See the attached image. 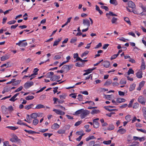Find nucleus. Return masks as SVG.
Segmentation results:
<instances>
[{
	"mask_svg": "<svg viewBox=\"0 0 146 146\" xmlns=\"http://www.w3.org/2000/svg\"><path fill=\"white\" fill-rule=\"evenodd\" d=\"M98 118H97L93 120V127L95 128H98L99 127L100 124L98 121L99 120Z\"/></svg>",
	"mask_w": 146,
	"mask_h": 146,
	"instance_id": "4",
	"label": "nucleus"
},
{
	"mask_svg": "<svg viewBox=\"0 0 146 146\" xmlns=\"http://www.w3.org/2000/svg\"><path fill=\"white\" fill-rule=\"evenodd\" d=\"M124 20L126 21L127 23L129 25L131 24V22L129 21V19L128 18L126 17H124Z\"/></svg>",
	"mask_w": 146,
	"mask_h": 146,
	"instance_id": "45",
	"label": "nucleus"
},
{
	"mask_svg": "<svg viewBox=\"0 0 146 146\" xmlns=\"http://www.w3.org/2000/svg\"><path fill=\"white\" fill-rule=\"evenodd\" d=\"M101 7L102 9H104L106 11H108L109 10L107 6H101Z\"/></svg>",
	"mask_w": 146,
	"mask_h": 146,
	"instance_id": "59",
	"label": "nucleus"
},
{
	"mask_svg": "<svg viewBox=\"0 0 146 146\" xmlns=\"http://www.w3.org/2000/svg\"><path fill=\"white\" fill-rule=\"evenodd\" d=\"M34 98V96H28L25 98V99L27 100H31L33 99Z\"/></svg>",
	"mask_w": 146,
	"mask_h": 146,
	"instance_id": "34",
	"label": "nucleus"
},
{
	"mask_svg": "<svg viewBox=\"0 0 146 146\" xmlns=\"http://www.w3.org/2000/svg\"><path fill=\"white\" fill-rule=\"evenodd\" d=\"M9 62H7L6 64H4L2 65L1 66V67H3L4 66H6L7 68H8L10 67L9 65Z\"/></svg>",
	"mask_w": 146,
	"mask_h": 146,
	"instance_id": "51",
	"label": "nucleus"
},
{
	"mask_svg": "<svg viewBox=\"0 0 146 146\" xmlns=\"http://www.w3.org/2000/svg\"><path fill=\"white\" fill-rule=\"evenodd\" d=\"M54 75V73L53 72H49L48 73L46 74V76L47 78H51L53 76V75Z\"/></svg>",
	"mask_w": 146,
	"mask_h": 146,
	"instance_id": "25",
	"label": "nucleus"
},
{
	"mask_svg": "<svg viewBox=\"0 0 146 146\" xmlns=\"http://www.w3.org/2000/svg\"><path fill=\"white\" fill-rule=\"evenodd\" d=\"M34 105L33 104H31L29 105H27L25 106V108L27 110H29V109L31 108Z\"/></svg>",
	"mask_w": 146,
	"mask_h": 146,
	"instance_id": "27",
	"label": "nucleus"
},
{
	"mask_svg": "<svg viewBox=\"0 0 146 146\" xmlns=\"http://www.w3.org/2000/svg\"><path fill=\"white\" fill-rule=\"evenodd\" d=\"M62 38H58V39L56 40L54 42V44H53V46H55L57 45L58 43L60 42V41L61 40Z\"/></svg>",
	"mask_w": 146,
	"mask_h": 146,
	"instance_id": "19",
	"label": "nucleus"
},
{
	"mask_svg": "<svg viewBox=\"0 0 146 146\" xmlns=\"http://www.w3.org/2000/svg\"><path fill=\"white\" fill-rule=\"evenodd\" d=\"M30 116L32 118L36 119L38 116V113H33Z\"/></svg>",
	"mask_w": 146,
	"mask_h": 146,
	"instance_id": "17",
	"label": "nucleus"
},
{
	"mask_svg": "<svg viewBox=\"0 0 146 146\" xmlns=\"http://www.w3.org/2000/svg\"><path fill=\"white\" fill-rule=\"evenodd\" d=\"M145 81H143L141 82L139 84V86L141 87H143L145 83Z\"/></svg>",
	"mask_w": 146,
	"mask_h": 146,
	"instance_id": "49",
	"label": "nucleus"
},
{
	"mask_svg": "<svg viewBox=\"0 0 146 146\" xmlns=\"http://www.w3.org/2000/svg\"><path fill=\"white\" fill-rule=\"evenodd\" d=\"M138 101L139 102L143 105H145V99L142 96H140L139 97L138 99Z\"/></svg>",
	"mask_w": 146,
	"mask_h": 146,
	"instance_id": "5",
	"label": "nucleus"
},
{
	"mask_svg": "<svg viewBox=\"0 0 146 146\" xmlns=\"http://www.w3.org/2000/svg\"><path fill=\"white\" fill-rule=\"evenodd\" d=\"M112 81L110 80H108L104 84V85L105 86H108L111 84Z\"/></svg>",
	"mask_w": 146,
	"mask_h": 146,
	"instance_id": "22",
	"label": "nucleus"
},
{
	"mask_svg": "<svg viewBox=\"0 0 146 146\" xmlns=\"http://www.w3.org/2000/svg\"><path fill=\"white\" fill-rule=\"evenodd\" d=\"M126 131V130L123 128H121L119 129L117 132L121 134H123L125 133Z\"/></svg>",
	"mask_w": 146,
	"mask_h": 146,
	"instance_id": "14",
	"label": "nucleus"
},
{
	"mask_svg": "<svg viewBox=\"0 0 146 146\" xmlns=\"http://www.w3.org/2000/svg\"><path fill=\"white\" fill-rule=\"evenodd\" d=\"M53 111L55 112L57 114L61 115H63L65 114L64 112L62 111L59 110L54 109L53 110Z\"/></svg>",
	"mask_w": 146,
	"mask_h": 146,
	"instance_id": "8",
	"label": "nucleus"
},
{
	"mask_svg": "<svg viewBox=\"0 0 146 146\" xmlns=\"http://www.w3.org/2000/svg\"><path fill=\"white\" fill-rule=\"evenodd\" d=\"M75 113L76 115L80 114V117L82 119H83L90 114V111L88 110L82 109L77 111Z\"/></svg>",
	"mask_w": 146,
	"mask_h": 146,
	"instance_id": "1",
	"label": "nucleus"
},
{
	"mask_svg": "<svg viewBox=\"0 0 146 146\" xmlns=\"http://www.w3.org/2000/svg\"><path fill=\"white\" fill-rule=\"evenodd\" d=\"M129 61L132 63H134L135 62V60L134 59L131 58L129 60Z\"/></svg>",
	"mask_w": 146,
	"mask_h": 146,
	"instance_id": "63",
	"label": "nucleus"
},
{
	"mask_svg": "<svg viewBox=\"0 0 146 146\" xmlns=\"http://www.w3.org/2000/svg\"><path fill=\"white\" fill-rule=\"evenodd\" d=\"M80 93L82 94L85 95H88V92L87 91H81Z\"/></svg>",
	"mask_w": 146,
	"mask_h": 146,
	"instance_id": "61",
	"label": "nucleus"
},
{
	"mask_svg": "<svg viewBox=\"0 0 146 146\" xmlns=\"http://www.w3.org/2000/svg\"><path fill=\"white\" fill-rule=\"evenodd\" d=\"M15 98L13 96L12 98L9 99V100L12 102H14L17 100V99H15Z\"/></svg>",
	"mask_w": 146,
	"mask_h": 146,
	"instance_id": "64",
	"label": "nucleus"
},
{
	"mask_svg": "<svg viewBox=\"0 0 146 146\" xmlns=\"http://www.w3.org/2000/svg\"><path fill=\"white\" fill-rule=\"evenodd\" d=\"M142 72L140 71L138 72L136 74V76L139 78H141L142 77Z\"/></svg>",
	"mask_w": 146,
	"mask_h": 146,
	"instance_id": "16",
	"label": "nucleus"
},
{
	"mask_svg": "<svg viewBox=\"0 0 146 146\" xmlns=\"http://www.w3.org/2000/svg\"><path fill=\"white\" fill-rule=\"evenodd\" d=\"M21 82V80H16L12 83V85L14 86H16L19 84Z\"/></svg>",
	"mask_w": 146,
	"mask_h": 146,
	"instance_id": "26",
	"label": "nucleus"
},
{
	"mask_svg": "<svg viewBox=\"0 0 146 146\" xmlns=\"http://www.w3.org/2000/svg\"><path fill=\"white\" fill-rule=\"evenodd\" d=\"M78 99L79 101H81L82 100L83 97V96L82 95L79 94L78 96Z\"/></svg>",
	"mask_w": 146,
	"mask_h": 146,
	"instance_id": "55",
	"label": "nucleus"
},
{
	"mask_svg": "<svg viewBox=\"0 0 146 146\" xmlns=\"http://www.w3.org/2000/svg\"><path fill=\"white\" fill-rule=\"evenodd\" d=\"M96 10L98 11L99 13L100 14V15L102 14L103 13V12L101 10H100L99 7L97 5H96Z\"/></svg>",
	"mask_w": 146,
	"mask_h": 146,
	"instance_id": "37",
	"label": "nucleus"
},
{
	"mask_svg": "<svg viewBox=\"0 0 146 146\" xmlns=\"http://www.w3.org/2000/svg\"><path fill=\"white\" fill-rule=\"evenodd\" d=\"M10 90L7 87H4L3 88V90L2 92L3 94H4L6 92H8Z\"/></svg>",
	"mask_w": 146,
	"mask_h": 146,
	"instance_id": "30",
	"label": "nucleus"
},
{
	"mask_svg": "<svg viewBox=\"0 0 146 146\" xmlns=\"http://www.w3.org/2000/svg\"><path fill=\"white\" fill-rule=\"evenodd\" d=\"M114 129V126L113 124L109 125L107 128V129L109 131L112 130Z\"/></svg>",
	"mask_w": 146,
	"mask_h": 146,
	"instance_id": "23",
	"label": "nucleus"
},
{
	"mask_svg": "<svg viewBox=\"0 0 146 146\" xmlns=\"http://www.w3.org/2000/svg\"><path fill=\"white\" fill-rule=\"evenodd\" d=\"M9 58V56L7 55H5L2 56L1 57V61H5L7 59Z\"/></svg>",
	"mask_w": 146,
	"mask_h": 146,
	"instance_id": "18",
	"label": "nucleus"
},
{
	"mask_svg": "<svg viewBox=\"0 0 146 146\" xmlns=\"http://www.w3.org/2000/svg\"><path fill=\"white\" fill-rule=\"evenodd\" d=\"M118 56V54H115L113 55L111 57L110 59L111 60H112L113 59H115V58L117 56Z\"/></svg>",
	"mask_w": 146,
	"mask_h": 146,
	"instance_id": "56",
	"label": "nucleus"
},
{
	"mask_svg": "<svg viewBox=\"0 0 146 146\" xmlns=\"http://www.w3.org/2000/svg\"><path fill=\"white\" fill-rule=\"evenodd\" d=\"M96 68H94L92 69H88L87 70H85L84 71H87L88 72H91L92 71L95 69Z\"/></svg>",
	"mask_w": 146,
	"mask_h": 146,
	"instance_id": "53",
	"label": "nucleus"
},
{
	"mask_svg": "<svg viewBox=\"0 0 146 146\" xmlns=\"http://www.w3.org/2000/svg\"><path fill=\"white\" fill-rule=\"evenodd\" d=\"M77 40V38H72L70 41V42L71 43H74Z\"/></svg>",
	"mask_w": 146,
	"mask_h": 146,
	"instance_id": "60",
	"label": "nucleus"
},
{
	"mask_svg": "<svg viewBox=\"0 0 146 146\" xmlns=\"http://www.w3.org/2000/svg\"><path fill=\"white\" fill-rule=\"evenodd\" d=\"M57 132L60 134H64L65 132V131L64 129H60L57 131Z\"/></svg>",
	"mask_w": 146,
	"mask_h": 146,
	"instance_id": "41",
	"label": "nucleus"
},
{
	"mask_svg": "<svg viewBox=\"0 0 146 146\" xmlns=\"http://www.w3.org/2000/svg\"><path fill=\"white\" fill-rule=\"evenodd\" d=\"M34 84L33 82L27 81L24 85V87L25 89H28L33 86Z\"/></svg>",
	"mask_w": 146,
	"mask_h": 146,
	"instance_id": "3",
	"label": "nucleus"
},
{
	"mask_svg": "<svg viewBox=\"0 0 146 146\" xmlns=\"http://www.w3.org/2000/svg\"><path fill=\"white\" fill-rule=\"evenodd\" d=\"M82 122V121H80L76 122L74 124V125L76 126H77L81 123Z\"/></svg>",
	"mask_w": 146,
	"mask_h": 146,
	"instance_id": "58",
	"label": "nucleus"
},
{
	"mask_svg": "<svg viewBox=\"0 0 146 146\" xmlns=\"http://www.w3.org/2000/svg\"><path fill=\"white\" fill-rule=\"evenodd\" d=\"M126 100L123 98H117L116 99V101L117 103H120L122 102H124Z\"/></svg>",
	"mask_w": 146,
	"mask_h": 146,
	"instance_id": "13",
	"label": "nucleus"
},
{
	"mask_svg": "<svg viewBox=\"0 0 146 146\" xmlns=\"http://www.w3.org/2000/svg\"><path fill=\"white\" fill-rule=\"evenodd\" d=\"M117 19L114 17H113L111 20V23L112 24H116Z\"/></svg>",
	"mask_w": 146,
	"mask_h": 146,
	"instance_id": "39",
	"label": "nucleus"
},
{
	"mask_svg": "<svg viewBox=\"0 0 146 146\" xmlns=\"http://www.w3.org/2000/svg\"><path fill=\"white\" fill-rule=\"evenodd\" d=\"M143 115L145 118L146 119V108L143 107L141 109Z\"/></svg>",
	"mask_w": 146,
	"mask_h": 146,
	"instance_id": "15",
	"label": "nucleus"
},
{
	"mask_svg": "<svg viewBox=\"0 0 146 146\" xmlns=\"http://www.w3.org/2000/svg\"><path fill=\"white\" fill-rule=\"evenodd\" d=\"M61 58L60 55H56L54 57V59L55 60H58L60 59Z\"/></svg>",
	"mask_w": 146,
	"mask_h": 146,
	"instance_id": "52",
	"label": "nucleus"
},
{
	"mask_svg": "<svg viewBox=\"0 0 146 146\" xmlns=\"http://www.w3.org/2000/svg\"><path fill=\"white\" fill-rule=\"evenodd\" d=\"M111 140L104 141L103 142V143L106 145H109L111 143Z\"/></svg>",
	"mask_w": 146,
	"mask_h": 146,
	"instance_id": "40",
	"label": "nucleus"
},
{
	"mask_svg": "<svg viewBox=\"0 0 146 146\" xmlns=\"http://www.w3.org/2000/svg\"><path fill=\"white\" fill-rule=\"evenodd\" d=\"M76 134L77 135H83V136L84 135V133L83 131H77L76 132Z\"/></svg>",
	"mask_w": 146,
	"mask_h": 146,
	"instance_id": "44",
	"label": "nucleus"
},
{
	"mask_svg": "<svg viewBox=\"0 0 146 146\" xmlns=\"http://www.w3.org/2000/svg\"><path fill=\"white\" fill-rule=\"evenodd\" d=\"M135 99H132L130 102L129 104L128 105V107L129 108H131L132 107V103L133 102Z\"/></svg>",
	"mask_w": 146,
	"mask_h": 146,
	"instance_id": "43",
	"label": "nucleus"
},
{
	"mask_svg": "<svg viewBox=\"0 0 146 146\" xmlns=\"http://www.w3.org/2000/svg\"><path fill=\"white\" fill-rule=\"evenodd\" d=\"M85 104L88 103L90 104V105L92 106H94L95 105V104L94 103L91 101H87L85 102Z\"/></svg>",
	"mask_w": 146,
	"mask_h": 146,
	"instance_id": "36",
	"label": "nucleus"
},
{
	"mask_svg": "<svg viewBox=\"0 0 146 146\" xmlns=\"http://www.w3.org/2000/svg\"><path fill=\"white\" fill-rule=\"evenodd\" d=\"M135 87V84H133L130 85L129 90L130 91H132L133 90Z\"/></svg>",
	"mask_w": 146,
	"mask_h": 146,
	"instance_id": "31",
	"label": "nucleus"
},
{
	"mask_svg": "<svg viewBox=\"0 0 146 146\" xmlns=\"http://www.w3.org/2000/svg\"><path fill=\"white\" fill-rule=\"evenodd\" d=\"M60 78V77L59 76L54 75L52 76L51 78H50V80L52 81H57L58 82H59V80H58Z\"/></svg>",
	"mask_w": 146,
	"mask_h": 146,
	"instance_id": "6",
	"label": "nucleus"
},
{
	"mask_svg": "<svg viewBox=\"0 0 146 146\" xmlns=\"http://www.w3.org/2000/svg\"><path fill=\"white\" fill-rule=\"evenodd\" d=\"M23 87L22 86H20L19 88H18L17 90H15V92H19L21 91L23 89Z\"/></svg>",
	"mask_w": 146,
	"mask_h": 146,
	"instance_id": "50",
	"label": "nucleus"
},
{
	"mask_svg": "<svg viewBox=\"0 0 146 146\" xmlns=\"http://www.w3.org/2000/svg\"><path fill=\"white\" fill-rule=\"evenodd\" d=\"M100 112V111L98 110L93 109L91 113L93 115L95 114H97L99 113Z\"/></svg>",
	"mask_w": 146,
	"mask_h": 146,
	"instance_id": "20",
	"label": "nucleus"
},
{
	"mask_svg": "<svg viewBox=\"0 0 146 146\" xmlns=\"http://www.w3.org/2000/svg\"><path fill=\"white\" fill-rule=\"evenodd\" d=\"M131 116L129 115H128L125 117V119L127 121V122H129L131 120Z\"/></svg>",
	"mask_w": 146,
	"mask_h": 146,
	"instance_id": "42",
	"label": "nucleus"
},
{
	"mask_svg": "<svg viewBox=\"0 0 146 146\" xmlns=\"http://www.w3.org/2000/svg\"><path fill=\"white\" fill-rule=\"evenodd\" d=\"M119 95L120 96H123L125 95V93L123 92L119 91L118 92Z\"/></svg>",
	"mask_w": 146,
	"mask_h": 146,
	"instance_id": "54",
	"label": "nucleus"
},
{
	"mask_svg": "<svg viewBox=\"0 0 146 146\" xmlns=\"http://www.w3.org/2000/svg\"><path fill=\"white\" fill-rule=\"evenodd\" d=\"M73 67V65L69 64L68 65H64L62 68L63 69L65 73L67 72L69 70H70Z\"/></svg>",
	"mask_w": 146,
	"mask_h": 146,
	"instance_id": "2",
	"label": "nucleus"
},
{
	"mask_svg": "<svg viewBox=\"0 0 146 146\" xmlns=\"http://www.w3.org/2000/svg\"><path fill=\"white\" fill-rule=\"evenodd\" d=\"M145 65L144 60H142V63L141 66V70H144L145 69Z\"/></svg>",
	"mask_w": 146,
	"mask_h": 146,
	"instance_id": "24",
	"label": "nucleus"
},
{
	"mask_svg": "<svg viewBox=\"0 0 146 146\" xmlns=\"http://www.w3.org/2000/svg\"><path fill=\"white\" fill-rule=\"evenodd\" d=\"M110 3L111 4L114 5H117V2L116 0H110Z\"/></svg>",
	"mask_w": 146,
	"mask_h": 146,
	"instance_id": "29",
	"label": "nucleus"
},
{
	"mask_svg": "<svg viewBox=\"0 0 146 146\" xmlns=\"http://www.w3.org/2000/svg\"><path fill=\"white\" fill-rule=\"evenodd\" d=\"M39 121L37 119H35L33 121V124L35 125H36L38 123Z\"/></svg>",
	"mask_w": 146,
	"mask_h": 146,
	"instance_id": "35",
	"label": "nucleus"
},
{
	"mask_svg": "<svg viewBox=\"0 0 146 146\" xmlns=\"http://www.w3.org/2000/svg\"><path fill=\"white\" fill-rule=\"evenodd\" d=\"M89 52L88 51H86L84 52L83 54H82L81 55V57H83L84 56H85L87 55Z\"/></svg>",
	"mask_w": 146,
	"mask_h": 146,
	"instance_id": "47",
	"label": "nucleus"
},
{
	"mask_svg": "<svg viewBox=\"0 0 146 146\" xmlns=\"http://www.w3.org/2000/svg\"><path fill=\"white\" fill-rule=\"evenodd\" d=\"M102 65L105 68H108L110 66V63L108 61H105L102 63Z\"/></svg>",
	"mask_w": 146,
	"mask_h": 146,
	"instance_id": "9",
	"label": "nucleus"
},
{
	"mask_svg": "<svg viewBox=\"0 0 146 146\" xmlns=\"http://www.w3.org/2000/svg\"><path fill=\"white\" fill-rule=\"evenodd\" d=\"M134 73V71L131 68H130L127 72V74L128 75H129L130 74H133Z\"/></svg>",
	"mask_w": 146,
	"mask_h": 146,
	"instance_id": "38",
	"label": "nucleus"
},
{
	"mask_svg": "<svg viewBox=\"0 0 146 146\" xmlns=\"http://www.w3.org/2000/svg\"><path fill=\"white\" fill-rule=\"evenodd\" d=\"M84 64L83 63H81L78 62L75 64V66L78 67H82L83 66Z\"/></svg>",
	"mask_w": 146,
	"mask_h": 146,
	"instance_id": "33",
	"label": "nucleus"
},
{
	"mask_svg": "<svg viewBox=\"0 0 146 146\" xmlns=\"http://www.w3.org/2000/svg\"><path fill=\"white\" fill-rule=\"evenodd\" d=\"M60 127L59 125L57 123H54L51 126V128L52 129H57Z\"/></svg>",
	"mask_w": 146,
	"mask_h": 146,
	"instance_id": "11",
	"label": "nucleus"
},
{
	"mask_svg": "<svg viewBox=\"0 0 146 146\" xmlns=\"http://www.w3.org/2000/svg\"><path fill=\"white\" fill-rule=\"evenodd\" d=\"M45 106L41 104H39L36 105V107L35 108L36 109H40L42 108H44Z\"/></svg>",
	"mask_w": 146,
	"mask_h": 146,
	"instance_id": "28",
	"label": "nucleus"
},
{
	"mask_svg": "<svg viewBox=\"0 0 146 146\" xmlns=\"http://www.w3.org/2000/svg\"><path fill=\"white\" fill-rule=\"evenodd\" d=\"M128 7L132 9L134 8L135 7V5L134 3L132 1H130L128 3Z\"/></svg>",
	"mask_w": 146,
	"mask_h": 146,
	"instance_id": "10",
	"label": "nucleus"
},
{
	"mask_svg": "<svg viewBox=\"0 0 146 146\" xmlns=\"http://www.w3.org/2000/svg\"><path fill=\"white\" fill-rule=\"evenodd\" d=\"M126 83V80L124 78L121 79L120 82V84H125Z\"/></svg>",
	"mask_w": 146,
	"mask_h": 146,
	"instance_id": "32",
	"label": "nucleus"
},
{
	"mask_svg": "<svg viewBox=\"0 0 146 146\" xmlns=\"http://www.w3.org/2000/svg\"><path fill=\"white\" fill-rule=\"evenodd\" d=\"M38 69L37 68H35L33 71V73L30 76V77H33L34 76H36L38 74L37 72L38 71Z\"/></svg>",
	"mask_w": 146,
	"mask_h": 146,
	"instance_id": "12",
	"label": "nucleus"
},
{
	"mask_svg": "<svg viewBox=\"0 0 146 146\" xmlns=\"http://www.w3.org/2000/svg\"><path fill=\"white\" fill-rule=\"evenodd\" d=\"M138 106L139 104L138 103H135L134 104L133 106V108L136 109L138 107Z\"/></svg>",
	"mask_w": 146,
	"mask_h": 146,
	"instance_id": "57",
	"label": "nucleus"
},
{
	"mask_svg": "<svg viewBox=\"0 0 146 146\" xmlns=\"http://www.w3.org/2000/svg\"><path fill=\"white\" fill-rule=\"evenodd\" d=\"M16 22V21L15 20H12L10 21H9L7 22V24L9 25H12L13 24H14Z\"/></svg>",
	"mask_w": 146,
	"mask_h": 146,
	"instance_id": "46",
	"label": "nucleus"
},
{
	"mask_svg": "<svg viewBox=\"0 0 146 146\" xmlns=\"http://www.w3.org/2000/svg\"><path fill=\"white\" fill-rule=\"evenodd\" d=\"M83 23L84 26H86L88 27L90 26V21L87 19H83Z\"/></svg>",
	"mask_w": 146,
	"mask_h": 146,
	"instance_id": "7",
	"label": "nucleus"
},
{
	"mask_svg": "<svg viewBox=\"0 0 146 146\" xmlns=\"http://www.w3.org/2000/svg\"><path fill=\"white\" fill-rule=\"evenodd\" d=\"M140 7L142 8L143 12H146V8L144 7L142 4L140 5Z\"/></svg>",
	"mask_w": 146,
	"mask_h": 146,
	"instance_id": "62",
	"label": "nucleus"
},
{
	"mask_svg": "<svg viewBox=\"0 0 146 146\" xmlns=\"http://www.w3.org/2000/svg\"><path fill=\"white\" fill-rule=\"evenodd\" d=\"M26 40H21V42L20 47H25L27 45V42H23V41H25Z\"/></svg>",
	"mask_w": 146,
	"mask_h": 146,
	"instance_id": "21",
	"label": "nucleus"
},
{
	"mask_svg": "<svg viewBox=\"0 0 146 146\" xmlns=\"http://www.w3.org/2000/svg\"><path fill=\"white\" fill-rule=\"evenodd\" d=\"M137 130L138 131H140L144 133H146V130L142 129H137Z\"/></svg>",
	"mask_w": 146,
	"mask_h": 146,
	"instance_id": "48",
	"label": "nucleus"
}]
</instances>
